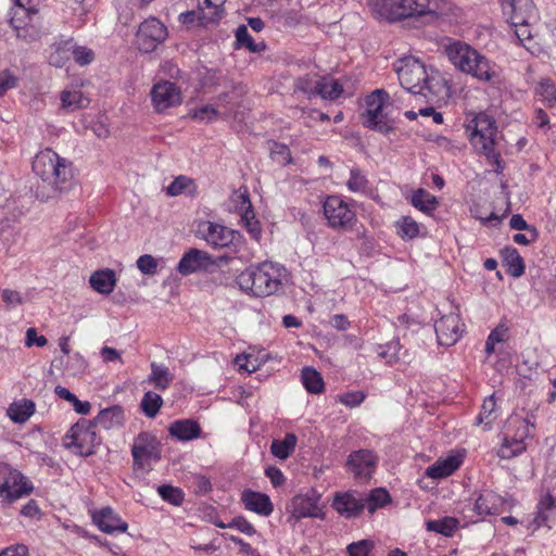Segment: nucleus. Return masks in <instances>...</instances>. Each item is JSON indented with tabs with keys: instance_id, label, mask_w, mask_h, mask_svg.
Here are the masks:
<instances>
[{
	"instance_id": "f257e3e1",
	"label": "nucleus",
	"mask_w": 556,
	"mask_h": 556,
	"mask_svg": "<svg viewBox=\"0 0 556 556\" xmlns=\"http://www.w3.org/2000/svg\"><path fill=\"white\" fill-rule=\"evenodd\" d=\"M401 86L414 96H421L427 102L445 99L448 87L444 77L434 70L428 71L415 56H404L394 63Z\"/></svg>"
},
{
	"instance_id": "f03ea898",
	"label": "nucleus",
	"mask_w": 556,
	"mask_h": 556,
	"mask_svg": "<svg viewBox=\"0 0 556 556\" xmlns=\"http://www.w3.org/2000/svg\"><path fill=\"white\" fill-rule=\"evenodd\" d=\"M468 137L475 150L485 156L494 166V172L501 174L505 163L501 156L500 143L502 135L497 131L495 121L486 114H478L468 125Z\"/></svg>"
},
{
	"instance_id": "7ed1b4c3",
	"label": "nucleus",
	"mask_w": 556,
	"mask_h": 556,
	"mask_svg": "<svg viewBox=\"0 0 556 556\" xmlns=\"http://www.w3.org/2000/svg\"><path fill=\"white\" fill-rule=\"evenodd\" d=\"M369 7L380 18L389 22L438 15L445 7L444 0H369Z\"/></svg>"
},
{
	"instance_id": "20e7f679",
	"label": "nucleus",
	"mask_w": 556,
	"mask_h": 556,
	"mask_svg": "<svg viewBox=\"0 0 556 556\" xmlns=\"http://www.w3.org/2000/svg\"><path fill=\"white\" fill-rule=\"evenodd\" d=\"M445 53L456 68L480 81H493L497 78L495 65L465 42L450 43L445 47Z\"/></svg>"
},
{
	"instance_id": "39448f33",
	"label": "nucleus",
	"mask_w": 556,
	"mask_h": 556,
	"mask_svg": "<svg viewBox=\"0 0 556 556\" xmlns=\"http://www.w3.org/2000/svg\"><path fill=\"white\" fill-rule=\"evenodd\" d=\"M285 267L273 262H264L243 270L236 279L241 290L255 296H268L281 286Z\"/></svg>"
},
{
	"instance_id": "423d86ee",
	"label": "nucleus",
	"mask_w": 556,
	"mask_h": 556,
	"mask_svg": "<svg viewBox=\"0 0 556 556\" xmlns=\"http://www.w3.org/2000/svg\"><path fill=\"white\" fill-rule=\"evenodd\" d=\"M33 170L55 192L62 193L71 189L73 178L71 163L51 149H45L36 154Z\"/></svg>"
},
{
	"instance_id": "0eeeda50",
	"label": "nucleus",
	"mask_w": 556,
	"mask_h": 556,
	"mask_svg": "<svg viewBox=\"0 0 556 556\" xmlns=\"http://www.w3.org/2000/svg\"><path fill=\"white\" fill-rule=\"evenodd\" d=\"M534 429L533 416L522 418L510 416L507 420L504 442L498 448L501 458L509 459L526 450L525 440L532 435Z\"/></svg>"
},
{
	"instance_id": "6e6552de",
	"label": "nucleus",
	"mask_w": 556,
	"mask_h": 556,
	"mask_svg": "<svg viewBox=\"0 0 556 556\" xmlns=\"http://www.w3.org/2000/svg\"><path fill=\"white\" fill-rule=\"evenodd\" d=\"M198 233L215 250L227 249L232 253H238L244 244V238L240 231L211 220L201 222Z\"/></svg>"
},
{
	"instance_id": "1a4fd4ad",
	"label": "nucleus",
	"mask_w": 556,
	"mask_h": 556,
	"mask_svg": "<svg viewBox=\"0 0 556 556\" xmlns=\"http://www.w3.org/2000/svg\"><path fill=\"white\" fill-rule=\"evenodd\" d=\"M65 446L72 448L75 454L90 456L94 447L100 444V438L94 431V425L86 419H80L66 433Z\"/></svg>"
},
{
	"instance_id": "9d476101",
	"label": "nucleus",
	"mask_w": 556,
	"mask_h": 556,
	"mask_svg": "<svg viewBox=\"0 0 556 556\" xmlns=\"http://www.w3.org/2000/svg\"><path fill=\"white\" fill-rule=\"evenodd\" d=\"M389 98L384 90L376 89L366 98V110L362 114V123L369 129L388 134L393 129L383 114L384 101Z\"/></svg>"
},
{
	"instance_id": "9b49d317",
	"label": "nucleus",
	"mask_w": 556,
	"mask_h": 556,
	"mask_svg": "<svg viewBox=\"0 0 556 556\" xmlns=\"http://www.w3.org/2000/svg\"><path fill=\"white\" fill-rule=\"evenodd\" d=\"M323 208L328 226L334 230L346 231L356 223L355 212L338 195L327 197Z\"/></svg>"
},
{
	"instance_id": "f8f14e48",
	"label": "nucleus",
	"mask_w": 556,
	"mask_h": 556,
	"mask_svg": "<svg viewBox=\"0 0 556 556\" xmlns=\"http://www.w3.org/2000/svg\"><path fill=\"white\" fill-rule=\"evenodd\" d=\"M134 468L146 469L152 463L161 459V444L157 438L150 432H140L131 446Z\"/></svg>"
},
{
	"instance_id": "ddd939ff",
	"label": "nucleus",
	"mask_w": 556,
	"mask_h": 556,
	"mask_svg": "<svg viewBox=\"0 0 556 556\" xmlns=\"http://www.w3.org/2000/svg\"><path fill=\"white\" fill-rule=\"evenodd\" d=\"M31 491V483L20 471L8 464H0V497L13 502Z\"/></svg>"
},
{
	"instance_id": "4468645a",
	"label": "nucleus",
	"mask_w": 556,
	"mask_h": 556,
	"mask_svg": "<svg viewBox=\"0 0 556 556\" xmlns=\"http://www.w3.org/2000/svg\"><path fill=\"white\" fill-rule=\"evenodd\" d=\"M166 37V26L155 17L143 21L136 35L138 48L146 53L155 50Z\"/></svg>"
},
{
	"instance_id": "2eb2a0df",
	"label": "nucleus",
	"mask_w": 556,
	"mask_h": 556,
	"mask_svg": "<svg viewBox=\"0 0 556 556\" xmlns=\"http://www.w3.org/2000/svg\"><path fill=\"white\" fill-rule=\"evenodd\" d=\"M378 464V457L371 450H358L352 452L345 462V467L355 479L367 481L371 478Z\"/></svg>"
},
{
	"instance_id": "dca6fc26",
	"label": "nucleus",
	"mask_w": 556,
	"mask_h": 556,
	"mask_svg": "<svg viewBox=\"0 0 556 556\" xmlns=\"http://www.w3.org/2000/svg\"><path fill=\"white\" fill-rule=\"evenodd\" d=\"M502 11L511 26L531 24L536 18L535 5L532 0H500Z\"/></svg>"
},
{
	"instance_id": "f3484780",
	"label": "nucleus",
	"mask_w": 556,
	"mask_h": 556,
	"mask_svg": "<svg viewBox=\"0 0 556 556\" xmlns=\"http://www.w3.org/2000/svg\"><path fill=\"white\" fill-rule=\"evenodd\" d=\"M151 99L156 112L161 113L181 103L180 89L172 81L155 84L151 90Z\"/></svg>"
},
{
	"instance_id": "a211bd4d",
	"label": "nucleus",
	"mask_w": 556,
	"mask_h": 556,
	"mask_svg": "<svg viewBox=\"0 0 556 556\" xmlns=\"http://www.w3.org/2000/svg\"><path fill=\"white\" fill-rule=\"evenodd\" d=\"M215 265L216 261L208 252L191 248L184 253L176 269L180 275L188 276L197 271L207 270Z\"/></svg>"
},
{
	"instance_id": "6ab92c4d",
	"label": "nucleus",
	"mask_w": 556,
	"mask_h": 556,
	"mask_svg": "<svg viewBox=\"0 0 556 556\" xmlns=\"http://www.w3.org/2000/svg\"><path fill=\"white\" fill-rule=\"evenodd\" d=\"M438 343L444 346L454 345L462 337L464 324L460 323L458 314L442 316L434 324Z\"/></svg>"
},
{
	"instance_id": "aec40b11",
	"label": "nucleus",
	"mask_w": 556,
	"mask_h": 556,
	"mask_svg": "<svg viewBox=\"0 0 556 556\" xmlns=\"http://www.w3.org/2000/svg\"><path fill=\"white\" fill-rule=\"evenodd\" d=\"M320 495L315 491L306 494H299L292 498L290 517L294 520L313 517L321 518L323 511L318 506Z\"/></svg>"
},
{
	"instance_id": "412c9836",
	"label": "nucleus",
	"mask_w": 556,
	"mask_h": 556,
	"mask_svg": "<svg viewBox=\"0 0 556 556\" xmlns=\"http://www.w3.org/2000/svg\"><path fill=\"white\" fill-rule=\"evenodd\" d=\"M37 14L38 10L36 7L13 4L9 13V22L17 37H26L27 27L31 24Z\"/></svg>"
},
{
	"instance_id": "4be33fe9",
	"label": "nucleus",
	"mask_w": 556,
	"mask_h": 556,
	"mask_svg": "<svg viewBox=\"0 0 556 556\" xmlns=\"http://www.w3.org/2000/svg\"><path fill=\"white\" fill-rule=\"evenodd\" d=\"M92 521L105 533L125 532L128 528L127 522L123 521L111 507H103L92 513Z\"/></svg>"
},
{
	"instance_id": "5701e85b",
	"label": "nucleus",
	"mask_w": 556,
	"mask_h": 556,
	"mask_svg": "<svg viewBox=\"0 0 556 556\" xmlns=\"http://www.w3.org/2000/svg\"><path fill=\"white\" fill-rule=\"evenodd\" d=\"M365 507L364 500L353 492L337 494L333 500V508L346 518L356 517Z\"/></svg>"
},
{
	"instance_id": "b1692460",
	"label": "nucleus",
	"mask_w": 556,
	"mask_h": 556,
	"mask_svg": "<svg viewBox=\"0 0 556 556\" xmlns=\"http://www.w3.org/2000/svg\"><path fill=\"white\" fill-rule=\"evenodd\" d=\"M242 502L248 510L254 511L261 516H269L274 506L268 495L254 492L245 491L242 494Z\"/></svg>"
},
{
	"instance_id": "393cba45",
	"label": "nucleus",
	"mask_w": 556,
	"mask_h": 556,
	"mask_svg": "<svg viewBox=\"0 0 556 556\" xmlns=\"http://www.w3.org/2000/svg\"><path fill=\"white\" fill-rule=\"evenodd\" d=\"M504 505L503 498L492 491H484L475 503L478 516L497 515Z\"/></svg>"
},
{
	"instance_id": "a878e982",
	"label": "nucleus",
	"mask_w": 556,
	"mask_h": 556,
	"mask_svg": "<svg viewBox=\"0 0 556 556\" xmlns=\"http://www.w3.org/2000/svg\"><path fill=\"white\" fill-rule=\"evenodd\" d=\"M168 432L179 441H190L200 438L201 427L195 420L180 419L169 425Z\"/></svg>"
},
{
	"instance_id": "bb28decb",
	"label": "nucleus",
	"mask_w": 556,
	"mask_h": 556,
	"mask_svg": "<svg viewBox=\"0 0 556 556\" xmlns=\"http://www.w3.org/2000/svg\"><path fill=\"white\" fill-rule=\"evenodd\" d=\"M125 415L124 409L119 405H114L108 408L100 410V413L94 418L92 425L99 426L103 429H112L115 427H119L124 424Z\"/></svg>"
},
{
	"instance_id": "cd10ccee",
	"label": "nucleus",
	"mask_w": 556,
	"mask_h": 556,
	"mask_svg": "<svg viewBox=\"0 0 556 556\" xmlns=\"http://www.w3.org/2000/svg\"><path fill=\"white\" fill-rule=\"evenodd\" d=\"M89 283L98 293L110 294L116 285L115 273L109 268L97 270L90 276Z\"/></svg>"
},
{
	"instance_id": "c85d7f7f",
	"label": "nucleus",
	"mask_w": 556,
	"mask_h": 556,
	"mask_svg": "<svg viewBox=\"0 0 556 556\" xmlns=\"http://www.w3.org/2000/svg\"><path fill=\"white\" fill-rule=\"evenodd\" d=\"M166 194L168 197L185 194L194 198L198 194V185L194 179L186 175H179L166 188Z\"/></svg>"
},
{
	"instance_id": "c756f323",
	"label": "nucleus",
	"mask_w": 556,
	"mask_h": 556,
	"mask_svg": "<svg viewBox=\"0 0 556 556\" xmlns=\"http://www.w3.org/2000/svg\"><path fill=\"white\" fill-rule=\"evenodd\" d=\"M35 413V403L31 400L23 399L13 402L7 409V415L15 424H24Z\"/></svg>"
},
{
	"instance_id": "7c9ffc66",
	"label": "nucleus",
	"mask_w": 556,
	"mask_h": 556,
	"mask_svg": "<svg viewBox=\"0 0 556 556\" xmlns=\"http://www.w3.org/2000/svg\"><path fill=\"white\" fill-rule=\"evenodd\" d=\"M460 465V460L456 456H450L445 459H438L433 465L429 466L426 475L433 479H440L452 475Z\"/></svg>"
},
{
	"instance_id": "2f4dec72",
	"label": "nucleus",
	"mask_w": 556,
	"mask_h": 556,
	"mask_svg": "<svg viewBox=\"0 0 556 556\" xmlns=\"http://www.w3.org/2000/svg\"><path fill=\"white\" fill-rule=\"evenodd\" d=\"M174 380V375L169 371L168 367L155 362L151 363V374L148 377V382L153 384L159 390H166Z\"/></svg>"
},
{
	"instance_id": "473e14b6",
	"label": "nucleus",
	"mask_w": 556,
	"mask_h": 556,
	"mask_svg": "<svg viewBox=\"0 0 556 556\" xmlns=\"http://www.w3.org/2000/svg\"><path fill=\"white\" fill-rule=\"evenodd\" d=\"M343 92L342 85L330 76H323L318 78L316 96L323 99L336 100Z\"/></svg>"
},
{
	"instance_id": "72a5a7b5",
	"label": "nucleus",
	"mask_w": 556,
	"mask_h": 556,
	"mask_svg": "<svg viewBox=\"0 0 556 556\" xmlns=\"http://www.w3.org/2000/svg\"><path fill=\"white\" fill-rule=\"evenodd\" d=\"M296 443V435L294 433H287L282 440H273L270 452L275 457L286 459L294 452Z\"/></svg>"
},
{
	"instance_id": "f704fd0d",
	"label": "nucleus",
	"mask_w": 556,
	"mask_h": 556,
	"mask_svg": "<svg viewBox=\"0 0 556 556\" xmlns=\"http://www.w3.org/2000/svg\"><path fill=\"white\" fill-rule=\"evenodd\" d=\"M504 263L508 266V273L513 277H520L525 273L523 260L513 247H506L501 251Z\"/></svg>"
},
{
	"instance_id": "c9c22d12",
	"label": "nucleus",
	"mask_w": 556,
	"mask_h": 556,
	"mask_svg": "<svg viewBox=\"0 0 556 556\" xmlns=\"http://www.w3.org/2000/svg\"><path fill=\"white\" fill-rule=\"evenodd\" d=\"M236 42L239 48H245L250 52H262L266 49V45L261 42H255L251 35L249 34L248 27L245 25H239L236 29Z\"/></svg>"
},
{
	"instance_id": "e433bc0d",
	"label": "nucleus",
	"mask_w": 556,
	"mask_h": 556,
	"mask_svg": "<svg viewBox=\"0 0 556 556\" xmlns=\"http://www.w3.org/2000/svg\"><path fill=\"white\" fill-rule=\"evenodd\" d=\"M546 52L556 56V20L546 22L538 34Z\"/></svg>"
},
{
	"instance_id": "4c0bfd02",
	"label": "nucleus",
	"mask_w": 556,
	"mask_h": 556,
	"mask_svg": "<svg viewBox=\"0 0 556 556\" xmlns=\"http://www.w3.org/2000/svg\"><path fill=\"white\" fill-rule=\"evenodd\" d=\"M412 204L419 211L430 214L438 206V200L424 189H418L412 197Z\"/></svg>"
},
{
	"instance_id": "58836bf2",
	"label": "nucleus",
	"mask_w": 556,
	"mask_h": 556,
	"mask_svg": "<svg viewBox=\"0 0 556 556\" xmlns=\"http://www.w3.org/2000/svg\"><path fill=\"white\" fill-rule=\"evenodd\" d=\"M302 382L305 389L309 393L318 394L323 392L324 390V380L320 376V374L312 368V367H305L302 370Z\"/></svg>"
},
{
	"instance_id": "ea45409f",
	"label": "nucleus",
	"mask_w": 556,
	"mask_h": 556,
	"mask_svg": "<svg viewBox=\"0 0 556 556\" xmlns=\"http://www.w3.org/2000/svg\"><path fill=\"white\" fill-rule=\"evenodd\" d=\"M346 187L351 192L366 193L369 190V181L366 174L357 167L352 168Z\"/></svg>"
},
{
	"instance_id": "a19ab883",
	"label": "nucleus",
	"mask_w": 556,
	"mask_h": 556,
	"mask_svg": "<svg viewBox=\"0 0 556 556\" xmlns=\"http://www.w3.org/2000/svg\"><path fill=\"white\" fill-rule=\"evenodd\" d=\"M427 530L451 536L457 529L458 520L453 517H444L438 520H429L426 523Z\"/></svg>"
},
{
	"instance_id": "79ce46f5",
	"label": "nucleus",
	"mask_w": 556,
	"mask_h": 556,
	"mask_svg": "<svg viewBox=\"0 0 556 556\" xmlns=\"http://www.w3.org/2000/svg\"><path fill=\"white\" fill-rule=\"evenodd\" d=\"M61 102L62 108L66 109L68 111H75L81 108H85L88 105L89 100L84 97L81 91L74 90V91H67L64 90L61 93Z\"/></svg>"
},
{
	"instance_id": "37998d69",
	"label": "nucleus",
	"mask_w": 556,
	"mask_h": 556,
	"mask_svg": "<svg viewBox=\"0 0 556 556\" xmlns=\"http://www.w3.org/2000/svg\"><path fill=\"white\" fill-rule=\"evenodd\" d=\"M162 404L163 399L161 395L152 391H148L144 393L141 400L140 407L147 417L154 418L157 415Z\"/></svg>"
},
{
	"instance_id": "c03bdc74",
	"label": "nucleus",
	"mask_w": 556,
	"mask_h": 556,
	"mask_svg": "<svg viewBox=\"0 0 556 556\" xmlns=\"http://www.w3.org/2000/svg\"><path fill=\"white\" fill-rule=\"evenodd\" d=\"M395 226L402 239H414L419 235V225L410 216H403Z\"/></svg>"
},
{
	"instance_id": "a18cd8bd",
	"label": "nucleus",
	"mask_w": 556,
	"mask_h": 556,
	"mask_svg": "<svg viewBox=\"0 0 556 556\" xmlns=\"http://www.w3.org/2000/svg\"><path fill=\"white\" fill-rule=\"evenodd\" d=\"M318 75L307 74L295 80L294 90L305 93L309 99L316 96Z\"/></svg>"
},
{
	"instance_id": "49530a36",
	"label": "nucleus",
	"mask_w": 556,
	"mask_h": 556,
	"mask_svg": "<svg viewBox=\"0 0 556 556\" xmlns=\"http://www.w3.org/2000/svg\"><path fill=\"white\" fill-rule=\"evenodd\" d=\"M67 50H72L74 60L77 64L84 66L93 61L94 54L91 49L75 45L72 40L65 42Z\"/></svg>"
},
{
	"instance_id": "de8ad7c7",
	"label": "nucleus",
	"mask_w": 556,
	"mask_h": 556,
	"mask_svg": "<svg viewBox=\"0 0 556 556\" xmlns=\"http://www.w3.org/2000/svg\"><path fill=\"white\" fill-rule=\"evenodd\" d=\"M241 222L253 239L258 240L262 233L261 225L255 219L253 207L239 212Z\"/></svg>"
},
{
	"instance_id": "09e8293b",
	"label": "nucleus",
	"mask_w": 556,
	"mask_h": 556,
	"mask_svg": "<svg viewBox=\"0 0 556 556\" xmlns=\"http://www.w3.org/2000/svg\"><path fill=\"white\" fill-rule=\"evenodd\" d=\"M555 498L549 494L546 493L544 496L541 497V500L538 503L536 509V516L534 518V522L538 527H541L543 523H545L548 519L547 511L552 510L555 507Z\"/></svg>"
},
{
	"instance_id": "8fccbe9b",
	"label": "nucleus",
	"mask_w": 556,
	"mask_h": 556,
	"mask_svg": "<svg viewBox=\"0 0 556 556\" xmlns=\"http://www.w3.org/2000/svg\"><path fill=\"white\" fill-rule=\"evenodd\" d=\"M401 345L399 340H392L386 345H379L377 354L380 358L384 359L388 364H393L399 361V353Z\"/></svg>"
},
{
	"instance_id": "3c124183",
	"label": "nucleus",
	"mask_w": 556,
	"mask_h": 556,
	"mask_svg": "<svg viewBox=\"0 0 556 556\" xmlns=\"http://www.w3.org/2000/svg\"><path fill=\"white\" fill-rule=\"evenodd\" d=\"M390 501V495L384 489H375L369 494L367 502V508L369 513L376 511L379 507L384 506Z\"/></svg>"
},
{
	"instance_id": "603ef678",
	"label": "nucleus",
	"mask_w": 556,
	"mask_h": 556,
	"mask_svg": "<svg viewBox=\"0 0 556 556\" xmlns=\"http://www.w3.org/2000/svg\"><path fill=\"white\" fill-rule=\"evenodd\" d=\"M157 492L164 501L173 505L178 506L184 501V492L179 488L164 484L159 486Z\"/></svg>"
},
{
	"instance_id": "864d4df0",
	"label": "nucleus",
	"mask_w": 556,
	"mask_h": 556,
	"mask_svg": "<svg viewBox=\"0 0 556 556\" xmlns=\"http://www.w3.org/2000/svg\"><path fill=\"white\" fill-rule=\"evenodd\" d=\"M535 92L549 105L556 103V86L549 79L542 80L538 85Z\"/></svg>"
},
{
	"instance_id": "5fc2aeb1",
	"label": "nucleus",
	"mask_w": 556,
	"mask_h": 556,
	"mask_svg": "<svg viewBox=\"0 0 556 556\" xmlns=\"http://www.w3.org/2000/svg\"><path fill=\"white\" fill-rule=\"evenodd\" d=\"M270 156L273 161L278 162L281 165H287L291 162V153L286 144L274 142L270 148Z\"/></svg>"
},
{
	"instance_id": "6e6d98bb",
	"label": "nucleus",
	"mask_w": 556,
	"mask_h": 556,
	"mask_svg": "<svg viewBox=\"0 0 556 556\" xmlns=\"http://www.w3.org/2000/svg\"><path fill=\"white\" fill-rule=\"evenodd\" d=\"M231 201L235 203L238 212L252 207L248 189L244 187L239 188L232 193Z\"/></svg>"
},
{
	"instance_id": "4d7b16f0",
	"label": "nucleus",
	"mask_w": 556,
	"mask_h": 556,
	"mask_svg": "<svg viewBox=\"0 0 556 556\" xmlns=\"http://www.w3.org/2000/svg\"><path fill=\"white\" fill-rule=\"evenodd\" d=\"M137 267L144 275H154L157 271V261L150 254H143L137 260Z\"/></svg>"
},
{
	"instance_id": "13d9d810",
	"label": "nucleus",
	"mask_w": 556,
	"mask_h": 556,
	"mask_svg": "<svg viewBox=\"0 0 556 556\" xmlns=\"http://www.w3.org/2000/svg\"><path fill=\"white\" fill-rule=\"evenodd\" d=\"M374 547V543L370 540H362L353 542L348 546V553L350 556H368L369 552Z\"/></svg>"
},
{
	"instance_id": "bf43d9fd",
	"label": "nucleus",
	"mask_w": 556,
	"mask_h": 556,
	"mask_svg": "<svg viewBox=\"0 0 556 556\" xmlns=\"http://www.w3.org/2000/svg\"><path fill=\"white\" fill-rule=\"evenodd\" d=\"M495 407H496V403H495L493 395L485 399L481 406V412L477 417V424L480 425V424L484 422V424L489 425L491 422L490 416L494 412Z\"/></svg>"
},
{
	"instance_id": "052dcab7",
	"label": "nucleus",
	"mask_w": 556,
	"mask_h": 556,
	"mask_svg": "<svg viewBox=\"0 0 556 556\" xmlns=\"http://www.w3.org/2000/svg\"><path fill=\"white\" fill-rule=\"evenodd\" d=\"M218 116V111L213 105H203L195 109L192 113V117L202 122H211Z\"/></svg>"
},
{
	"instance_id": "680f3d73",
	"label": "nucleus",
	"mask_w": 556,
	"mask_h": 556,
	"mask_svg": "<svg viewBox=\"0 0 556 556\" xmlns=\"http://www.w3.org/2000/svg\"><path fill=\"white\" fill-rule=\"evenodd\" d=\"M366 394L362 391L346 392L339 395V401L349 407H356L365 400Z\"/></svg>"
},
{
	"instance_id": "e2e57ef3",
	"label": "nucleus",
	"mask_w": 556,
	"mask_h": 556,
	"mask_svg": "<svg viewBox=\"0 0 556 556\" xmlns=\"http://www.w3.org/2000/svg\"><path fill=\"white\" fill-rule=\"evenodd\" d=\"M228 528H235L247 535H253L256 532L253 525L243 517L233 518L232 521L228 523Z\"/></svg>"
},
{
	"instance_id": "0e129e2a",
	"label": "nucleus",
	"mask_w": 556,
	"mask_h": 556,
	"mask_svg": "<svg viewBox=\"0 0 556 556\" xmlns=\"http://www.w3.org/2000/svg\"><path fill=\"white\" fill-rule=\"evenodd\" d=\"M48 343V340L45 336H38L37 330L35 328H28L26 330L25 345L30 348L36 345L38 348H42Z\"/></svg>"
},
{
	"instance_id": "69168bd1",
	"label": "nucleus",
	"mask_w": 556,
	"mask_h": 556,
	"mask_svg": "<svg viewBox=\"0 0 556 556\" xmlns=\"http://www.w3.org/2000/svg\"><path fill=\"white\" fill-rule=\"evenodd\" d=\"M2 300L7 304L8 308H14L23 303L20 292L9 289L3 290Z\"/></svg>"
},
{
	"instance_id": "338daca9",
	"label": "nucleus",
	"mask_w": 556,
	"mask_h": 556,
	"mask_svg": "<svg viewBox=\"0 0 556 556\" xmlns=\"http://www.w3.org/2000/svg\"><path fill=\"white\" fill-rule=\"evenodd\" d=\"M266 477L269 478L274 486H280L285 483L286 478L282 471L276 466H269L265 469Z\"/></svg>"
},
{
	"instance_id": "774afa93",
	"label": "nucleus",
	"mask_w": 556,
	"mask_h": 556,
	"mask_svg": "<svg viewBox=\"0 0 556 556\" xmlns=\"http://www.w3.org/2000/svg\"><path fill=\"white\" fill-rule=\"evenodd\" d=\"M16 86V78L9 72L3 71L0 73V94H3L9 89Z\"/></svg>"
}]
</instances>
